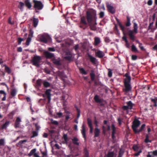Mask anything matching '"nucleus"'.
<instances>
[{"label":"nucleus","instance_id":"c03bdc74","mask_svg":"<svg viewBox=\"0 0 157 157\" xmlns=\"http://www.w3.org/2000/svg\"><path fill=\"white\" fill-rule=\"evenodd\" d=\"M124 153V151L121 149H120L119 152V154L118 157H122Z\"/></svg>","mask_w":157,"mask_h":157},{"label":"nucleus","instance_id":"4d7b16f0","mask_svg":"<svg viewBox=\"0 0 157 157\" xmlns=\"http://www.w3.org/2000/svg\"><path fill=\"white\" fill-rule=\"evenodd\" d=\"M128 107L127 106H123L122 107V109L124 110H127V113H128V109H129L128 108Z\"/></svg>","mask_w":157,"mask_h":157},{"label":"nucleus","instance_id":"58836bf2","mask_svg":"<svg viewBox=\"0 0 157 157\" xmlns=\"http://www.w3.org/2000/svg\"><path fill=\"white\" fill-rule=\"evenodd\" d=\"M87 121L88 124L90 128H93L92 123V121L91 119L89 118H88L87 120Z\"/></svg>","mask_w":157,"mask_h":157},{"label":"nucleus","instance_id":"a19ab883","mask_svg":"<svg viewBox=\"0 0 157 157\" xmlns=\"http://www.w3.org/2000/svg\"><path fill=\"white\" fill-rule=\"evenodd\" d=\"M42 80L41 79H39L36 81V84L38 86H41L42 83Z\"/></svg>","mask_w":157,"mask_h":157},{"label":"nucleus","instance_id":"aec40b11","mask_svg":"<svg viewBox=\"0 0 157 157\" xmlns=\"http://www.w3.org/2000/svg\"><path fill=\"white\" fill-rule=\"evenodd\" d=\"M96 56L99 58H102L104 56V54L102 52L99 51L96 53Z\"/></svg>","mask_w":157,"mask_h":157},{"label":"nucleus","instance_id":"72a5a7b5","mask_svg":"<svg viewBox=\"0 0 157 157\" xmlns=\"http://www.w3.org/2000/svg\"><path fill=\"white\" fill-rule=\"evenodd\" d=\"M150 99L151 102H152L153 104L152 106L154 107H156L157 106L156 101L155 98H151Z\"/></svg>","mask_w":157,"mask_h":157},{"label":"nucleus","instance_id":"20e7f679","mask_svg":"<svg viewBox=\"0 0 157 157\" xmlns=\"http://www.w3.org/2000/svg\"><path fill=\"white\" fill-rule=\"evenodd\" d=\"M34 4V8L36 9L40 10H42L44 6V5L40 1L33 0Z\"/></svg>","mask_w":157,"mask_h":157},{"label":"nucleus","instance_id":"b1692460","mask_svg":"<svg viewBox=\"0 0 157 157\" xmlns=\"http://www.w3.org/2000/svg\"><path fill=\"white\" fill-rule=\"evenodd\" d=\"M0 94H3L4 95V97L2 98V101H5L6 100V93L3 90H0Z\"/></svg>","mask_w":157,"mask_h":157},{"label":"nucleus","instance_id":"09e8293b","mask_svg":"<svg viewBox=\"0 0 157 157\" xmlns=\"http://www.w3.org/2000/svg\"><path fill=\"white\" fill-rule=\"evenodd\" d=\"M111 128L112 129V132H115L116 133V128L115 126V125L114 124H112L111 125Z\"/></svg>","mask_w":157,"mask_h":157},{"label":"nucleus","instance_id":"4be33fe9","mask_svg":"<svg viewBox=\"0 0 157 157\" xmlns=\"http://www.w3.org/2000/svg\"><path fill=\"white\" fill-rule=\"evenodd\" d=\"M145 124H143L140 128L139 129L137 130V132H136V134H139L140 132H142L144 129L145 128Z\"/></svg>","mask_w":157,"mask_h":157},{"label":"nucleus","instance_id":"6e6d98bb","mask_svg":"<svg viewBox=\"0 0 157 157\" xmlns=\"http://www.w3.org/2000/svg\"><path fill=\"white\" fill-rule=\"evenodd\" d=\"M4 140L3 139H0V146H4Z\"/></svg>","mask_w":157,"mask_h":157},{"label":"nucleus","instance_id":"680f3d73","mask_svg":"<svg viewBox=\"0 0 157 157\" xmlns=\"http://www.w3.org/2000/svg\"><path fill=\"white\" fill-rule=\"evenodd\" d=\"M51 121L52 124L55 125H57L58 124V123L57 121H54L52 120Z\"/></svg>","mask_w":157,"mask_h":157},{"label":"nucleus","instance_id":"c85d7f7f","mask_svg":"<svg viewBox=\"0 0 157 157\" xmlns=\"http://www.w3.org/2000/svg\"><path fill=\"white\" fill-rule=\"evenodd\" d=\"M100 39L98 37H95L94 38V45H97L100 43Z\"/></svg>","mask_w":157,"mask_h":157},{"label":"nucleus","instance_id":"052dcab7","mask_svg":"<svg viewBox=\"0 0 157 157\" xmlns=\"http://www.w3.org/2000/svg\"><path fill=\"white\" fill-rule=\"evenodd\" d=\"M33 32L31 30H30L29 34V37H32L33 36Z\"/></svg>","mask_w":157,"mask_h":157},{"label":"nucleus","instance_id":"8fccbe9b","mask_svg":"<svg viewBox=\"0 0 157 157\" xmlns=\"http://www.w3.org/2000/svg\"><path fill=\"white\" fill-rule=\"evenodd\" d=\"M98 15H99V17L100 18H103L104 15H105V13L103 11H101L99 14Z\"/></svg>","mask_w":157,"mask_h":157},{"label":"nucleus","instance_id":"bb28decb","mask_svg":"<svg viewBox=\"0 0 157 157\" xmlns=\"http://www.w3.org/2000/svg\"><path fill=\"white\" fill-rule=\"evenodd\" d=\"M24 6V3L23 2H19L18 7L19 8L21 11H23Z\"/></svg>","mask_w":157,"mask_h":157},{"label":"nucleus","instance_id":"f704fd0d","mask_svg":"<svg viewBox=\"0 0 157 157\" xmlns=\"http://www.w3.org/2000/svg\"><path fill=\"white\" fill-rule=\"evenodd\" d=\"M81 23L85 25L87 24V23L86 21L85 18L84 17H81Z\"/></svg>","mask_w":157,"mask_h":157},{"label":"nucleus","instance_id":"bf43d9fd","mask_svg":"<svg viewBox=\"0 0 157 157\" xmlns=\"http://www.w3.org/2000/svg\"><path fill=\"white\" fill-rule=\"evenodd\" d=\"M27 141V140H20L18 143V145H21V144L23 143L24 142H26Z\"/></svg>","mask_w":157,"mask_h":157},{"label":"nucleus","instance_id":"ddd939ff","mask_svg":"<svg viewBox=\"0 0 157 157\" xmlns=\"http://www.w3.org/2000/svg\"><path fill=\"white\" fill-rule=\"evenodd\" d=\"M21 121V120L20 118L18 117L16 118L14 124L15 128H17L19 127L20 123Z\"/></svg>","mask_w":157,"mask_h":157},{"label":"nucleus","instance_id":"79ce46f5","mask_svg":"<svg viewBox=\"0 0 157 157\" xmlns=\"http://www.w3.org/2000/svg\"><path fill=\"white\" fill-rule=\"evenodd\" d=\"M32 136L31 137V138L37 136L38 135V131H33L32 132Z\"/></svg>","mask_w":157,"mask_h":157},{"label":"nucleus","instance_id":"e433bc0d","mask_svg":"<svg viewBox=\"0 0 157 157\" xmlns=\"http://www.w3.org/2000/svg\"><path fill=\"white\" fill-rule=\"evenodd\" d=\"M149 136L148 134H147L146 136L145 139L144 140V142L146 143H151L152 141L151 140H149Z\"/></svg>","mask_w":157,"mask_h":157},{"label":"nucleus","instance_id":"473e14b6","mask_svg":"<svg viewBox=\"0 0 157 157\" xmlns=\"http://www.w3.org/2000/svg\"><path fill=\"white\" fill-rule=\"evenodd\" d=\"M94 99L95 101L97 103H101V100L99 98V97L97 95H95Z\"/></svg>","mask_w":157,"mask_h":157},{"label":"nucleus","instance_id":"5701e85b","mask_svg":"<svg viewBox=\"0 0 157 157\" xmlns=\"http://www.w3.org/2000/svg\"><path fill=\"white\" fill-rule=\"evenodd\" d=\"M39 20L38 18H33V25L34 27H36L38 23Z\"/></svg>","mask_w":157,"mask_h":157},{"label":"nucleus","instance_id":"c756f323","mask_svg":"<svg viewBox=\"0 0 157 157\" xmlns=\"http://www.w3.org/2000/svg\"><path fill=\"white\" fill-rule=\"evenodd\" d=\"M90 75L91 80L94 81L95 79V75L93 71H91V72L90 73Z\"/></svg>","mask_w":157,"mask_h":157},{"label":"nucleus","instance_id":"423d86ee","mask_svg":"<svg viewBox=\"0 0 157 157\" xmlns=\"http://www.w3.org/2000/svg\"><path fill=\"white\" fill-rule=\"evenodd\" d=\"M133 124L132 128L133 132L135 133L136 132H137V128L140 125V123L139 121L136 119L133 121Z\"/></svg>","mask_w":157,"mask_h":157},{"label":"nucleus","instance_id":"864d4df0","mask_svg":"<svg viewBox=\"0 0 157 157\" xmlns=\"http://www.w3.org/2000/svg\"><path fill=\"white\" fill-rule=\"evenodd\" d=\"M76 109L77 112V118L78 119L79 118L80 116V110L77 107H76Z\"/></svg>","mask_w":157,"mask_h":157},{"label":"nucleus","instance_id":"a878e982","mask_svg":"<svg viewBox=\"0 0 157 157\" xmlns=\"http://www.w3.org/2000/svg\"><path fill=\"white\" fill-rule=\"evenodd\" d=\"M126 104L127 106L128 107L129 109H131L132 108V107L134 104L132 103V102L131 101H129L127 102Z\"/></svg>","mask_w":157,"mask_h":157},{"label":"nucleus","instance_id":"2eb2a0df","mask_svg":"<svg viewBox=\"0 0 157 157\" xmlns=\"http://www.w3.org/2000/svg\"><path fill=\"white\" fill-rule=\"evenodd\" d=\"M52 61L53 63L55 65H60L61 64L60 60L59 59H56L55 58V56H54V58H53L52 59Z\"/></svg>","mask_w":157,"mask_h":157},{"label":"nucleus","instance_id":"9d476101","mask_svg":"<svg viewBox=\"0 0 157 157\" xmlns=\"http://www.w3.org/2000/svg\"><path fill=\"white\" fill-rule=\"evenodd\" d=\"M124 76L126 78L124 79V84H130L131 80V77L129 75L128 73H126L125 74Z\"/></svg>","mask_w":157,"mask_h":157},{"label":"nucleus","instance_id":"5fc2aeb1","mask_svg":"<svg viewBox=\"0 0 157 157\" xmlns=\"http://www.w3.org/2000/svg\"><path fill=\"white\" fill-rule=\"evenodd\" d=\"M108 75L109 77H111L112 76V71L110 69H108Z\"/></svg>","mask_w":157,"mask_h":157},{"label":"nucleus","instance_id":"0eeeda50","mask_svg":"<svg viewBox=\"0 0 157 157\" xmlns=\"http://www.w3.org/2000/svg\"><path fill=\"white\" fill-rule=\"evenodd\" d=\"M43 54L47 59H52L55 56L54 54L48 51H44Z\"/></svg>","mask_w":157,"mask_h":157},{"label":"nucleus","instance_id":"ea45409f","mask_svg":"<svg viewBox=\"0 0 157 157\" xmlns=\"http://www.w3.org/2000/svg\"><path fill=\"white\" fill-rule=\"evenodd\" d=\"M79 70L80 72L82 75H86L87 74V72L83 68H79Z\"/></svg>","mask_w":157,"mask_h":157},{"label":"nucleus","instance_id":"dca6fc26","mask_svg":"<svg viewBox=\"0 0 157 157\" xmlns=\"http://www.w3.org/2000/svg\"><path fill=\"white\" fill-rule=\"evenodd\" d=\"M78 139L76 137H74L72 139V141L73 143L77 146H79V143L78 142Z\"/></svg>","mask_w":157,"mask_h":157},{"label":"nucleus","instance_id":"6ab92c4d","mask_svg":"<svg viewBox=\"0 0 157 157\" xmlns=\"http://www.w3.org/2000/svg\"><path fill=\"white\" fill-rule=\"evenodd\" d=\"M10 124L9 121H6L0 128L1 129H6L7 127Z\"/></svg>","mask_w":157,"mask_h":157},{"label":"nucleus","instance_id":"0e129e2a","mask_svg":"<svg viewBox=\"0 0 157 157\" xmlns=\"http://www.w3.org/2000/svg\"><path fill=\"white\" fill-rule=\"evenodd\" d=\"M137 57L136 55H133L132 56V59L133 60H135L137 59Z\"/></svg>","mask_w":157,"mask_h":157},{"label":"nucleus","instance_id":"49530a36","mask_svg":"<svg viewBox=\"0 0 157 157\" xmlns=\"http://www.w3.org/2000/svg\"><path fill=\"white\" fill-rule=\"evenodd\" d=\"M131 48L132 51V52H136L137 51V48H136V46L134 44L132 45L131 46Z\"/></svg>","mask_w":157,"mask_h":157},{"label":"nucleus","instance_id":"cd10ccee","mask_svg":"<svg viewBox=\"0 0 157 157\" xmlns=\"http://www.w3.org/2000/svg\"><path fill=\"white\" fill-rule=\"evenodd\" d=\"M36 149L34 148V149H33L30 151L29 153L28 154V155L29 157L31 156L32 155H33L34 156V154H36Z\"/></svg>","mask_w":157,"mask_h":157},{"label":"nucleus","instance_id":"f03ea898","mask_svg":"<svg viewBox=\"0 0 157 157\" xmlns=\"http://www.w3.org/2000/svg\"><path fill=\"white\" fill-rule=\"evenodd\" d=\"M133 28V30H128L127 33V34L129 37L130 39L133 41H134L136 39V37L134 34V33H135V34H136L138 33L137 24L136 23H134Z\"/></svg>","mask_w":157,"mask_h":157},{"label":"nucleus","instance_id":"f257e3e1","mask_svg":"<svg viewBox=\"0 0 157 157\" xmlns=\"http://www.w3.org/2000/svg\"><path fill=\"white\" fill-rule=\"evenodd\" d=\"M96 11L94 10L86 13V18L91 30L95 31L96 30V22L97 17Z\"/></svg>","mask_w":157,"mask_h":157},{"label":"nucleus","instance_id":"774afa93","mask_svg":"<svg viewBox=\"0 0 157 157\" xmlns=\"http://www.w3.org/2000/svg\"><path fill=\"white\" fill-rule=\"evenodd\" d=\"M142 151L141 150L139 151L138 152L135 153L134 155L136 157H137L141 153Z\"/></svg>","mask_w":157,"mask_h":157},{"label":"nucleus","instance_id":"13d9d810","mask_svg":"<svg viewBox=\"0 0 157 157\" xmlns=\"http://www.w3.org/2000/svg\"><path fill=\"white\" fill-rule=\"evenodd\" d=\"M48 50L50 52H55L56 50L54 48L49 47L48 48Z\"/></svg>","mask_w":157,"mask_h":157},{"label":"nucleus","instance_id":"7ed1b4c3","mask_svg":"<svg viewBox=\"0 0 157 157\" xmlns=\"http://www.w3.org/2000/svg\"><path fill=\"white\" fill-rule=\"evenodd\" d=\"M41 59L40 56L36 55L33 58L31 62L33 65L39 67L40 66V63Z\"/></svg>","mask_w":157,"mask_h":157},{"label":"nucleus","instance_id":"37998d69","mask_svg":"<svg viewBox=\"0 0 157 157\" xmlns=\"http://www.w3.org/2000/svg\"><path fill=\"white\" fill-rule=\"evenodd\" d=\"M114 152L113 151L109 152L107 155V157H113Z\"/></svg>","mask_w":157,"mask_h":157},{"label":"nucleus","instance_id":"3c124183","mask_svg":"<svg viewBox=\"0 0 157 157\" xmlns=\"http://www.w3.org/2000/svg\"><path fill=\"white\" fill-rule=\"evenodd\" d=\"M31 38L30 37H28L26 40V44L27 45H29V44L30 42H31Z\"/></svg>","mask_w":157,"mask_h":157},{"label":"nucleus","instance_id":"338daca9","mask_svg":"<svg viewBox=\"0 0 157 157\" xmlns=\"http://www.w3.org/2000/svg\"><path fill=\"white\" fill-rule=\"evenodd\" d=\"M122 39L123 40L125 41V43H127L128 42V41L127 40L126 37L125 36H124L122 37Z\"/></svg>","mask_w":157,"mask_h":157},{"label":"nucleus","instance_id":"2f4dec72","mask_svg":"<svg viewBox=\"0 0 157 157\" xmlns=\"http://www.w3.org/2000/svg\"><path fill=\"white\" fill-rule=\"evenodd\" d=\"M5 67V70L6 72L8 73V74H10L11 73V70L6 65H3Z\"/></svg>","mask_w":157,"mask_h":157},{"label":"nucleus","instance_id":"6e6552de","mask_svg":"<svg viewBox=\"0 0 157 157\" xmlns=\"http://www.w3.org/2000/svg\"><path fill=\"white\" fill-rule=\"evenodd\" d=\"M106 6L108 12L112 14H113L115 13V10L114 8L108 2L106 3Z\"/></svg>","mask_w":157,"mask_h":157},{"label":"nucleus","instance_id":"a18cd8bd","mask_svg":"<svg viewBox=\"0 0 157 157\" xmlns=\"http://www.w3.org/2000/svg\"><path fill=\"white\" fill-rule=\"evenodd\" d=\"M16 94V91L15 89L12 90L11 92V95L13 97L15 96Z\"/></svg>","mask_w":157,"mask_h":157},{"label":"nucleus","instance_id":"9b49d317","mask_svg":"<svg viewBox=\"0 0 157 157\" xmlns=\"http://www.w3.org/2000/svg\"><path fill=\"white\" fill-rule=\"evenodd\" d=\"M125 89L124 91L127 93L130 91L132 89V87L130 84H124Z\"/></svg>","mask_w":157,"mask_h":157},{"label":"nucleus","instance_id":"7c9ffc66","mask_svg":"<svg viewBox=\"0 0 157 157\" xmlns=\"http://www.w3.org/2000/svg\"><path fill=\"white\" fill-rule=\"evenodd\" d=\"M43 86L45 88L49 87L50 86V83L48 82L44 81L43 82Z\"/></svg>","mask_w":157,"mask_h":157},{"label":"nucleus","instance_id":"f3484780","mask_svg":"<svg viewBox=\"0 0 157 157\" xmlns=\"http://www.w3.org/2000/svg\"><path fill=\"white\" fill-rule=\"evenodd\" d=\"M100 133V131L99 128H95L94 129V137H98Z\"/></svg>","mask_w":157,"mask_h":157},{"label":"nucleus","instance_id":"de8ad7c7","mask_svg":"<svg viewBox=\"0 0 157 157\" xmlns=\"http://www.w3.org/2000/svg\"><path fill=\"white\" fill-rule=\"evenodd\" d=\"M33 124L35 126L36 128V130L37 131H38L40 128V126L38 124V123H34Z\"/></svg>","mask_w":157,"mask_h":157},{"label":"nucleus","instance_id":"39448f33","mask_svg":"<svg viewBox=\"0 0 157 157\" xmlns=\"http://www.w3.org/2000/svg\"><path fill=\"white\" fill-rule=\"evenodd\" d=\"M40 39L41 42L47 43L48 42H50L51 38L49 35L45 34L41 35L40 37Z\"/></svg>","mask_w":157,"mask_h":157},{"label":"nucleus","instance_id":"e2e57ef3","mask_svg":"<svg viewBox=\"0 0 157 157\" xmlns=\"http://www.w3.org/2000/svg\"><path fill=\"white\" fill-rule=\"evenodd\" d=\"M56 115L59 118H61L63 117V114L61 112L57 113H56Z\"/></svg>","mask_w":157,"mask_h":157},{"label":"nucleus","instance_id":"393cba45","mask_svg":"<svg viewBox=\"0 0 157 157\" xmlns=\"http://www.w3.org/2000/svg\"><path fill=\"white\" fill-rule=\"evenodd\" d=\"M63 138L64 139V141L63 142V144H67L69 140L67 138V135L65 134H64Z\"/></svg>","mask_w":157,"mask_h":157},{"label":"nucleus","instance_id":"4c0bfd02","mask_svg":"<svg viewBox=\"0 0 157 157\" xmlns=\"http://www.w3.org/2000/svg\"><path fill=\"white\" fill-rule=\"evenodd\" d=\"M131 24L130 21V18L128 17H127V22L125 24V25L126 27H128L130 26Z\"/></svg>","mask_w":157,"mask_h":157},{"label":"nucleus","instance_id":"c9c22d12","mask_svg":"<svg viewBox=\"0 0 157 157\" xmlns=\"http://www.w3.org/2000/svg\"><path fill=\"white\" fill-rule=\"evenodd\" d=\"M51 90L50 89H47L46 90L45 92L46 95L47 96V97H51Z\"/></svg>","mask_w":157,"mask_h":157},{"label":"nucleus","instance_id":"69168bd1","mask_svg":"<svg viewBox=\"0 0 157 157\" xmlns=\"http://www.w3.org/2000/svg\"><path fill=\"white\" fill-rule=\"evenodd\" d=\"M133 149L134 151H136L138 150L139 148L137 146L135 145L133 147Z\"/></svg>","mask_w":157,"mask_h":157},{"label":"nucleus","instance_id":"603ef678","mask_svg":"<svg viewBox=\"0 0 157 157\" xmlns=\"http://www.w3.org/2000/svg\"><path fill=\"white\" fill-rule=\"evenodd\" d=\"M24 39L22 38L21 37H18L17 38L18 44V45H20L22 41H24Z\"/></svg>","mask_w":157,"mask_h":157},{"label":"nucleus","instance_id":"4468645a","mask_svg":"<svg viewBox=\"0 0 157 157\" xmlns=\"http://www.w3.org/2000/svg\"><path fill=\"white\" fill-rule=\"evenodd\" d=\"M82 130H81V133L83 136V137L85 140L86 138V135L85 126L84 124H82Z\"/></svg>","mask_w":157,"mask_h":157},{"label":"nucleus","instance_id":"f8f14e48","mask_svg":"<svg viewBox=\"0 0 157 157\" xmlns=\"http://www.w3.org/2000/svg\"><path fill=\"white\" fill-rule=\"evenodd\" d=\"M72 55L69 52H67L65 53V55L64 57V58L66 60L70 61L71 60Z\"/></svg>","mask_w":157,"mask_h":157},{"label":"nucleus","instance_id":"a211bd4d","mask_svg":"<svg viewBox=\"0 0 157 157\" xmlns=\"http://www.w3.org/2000/svg\"><path fill=\"white\" fill-rule=\"evenodd\" d=\"M30 1V0H25V6L29 9L32 7V5Z\"/></svg>","mask_w":157,"mask_h":157},{"label":"nucleus","instance_id":"412c9836","mask_svg":"<svg viewBox=\"0 0 157 157\" xmlns=\"http://www.w3.org/2000/svg\"><path fill=\"white\" fill-rule=\"evenodd\" d=\"M88 56L90 58V62L94 64H96V59L90 55H89Z\"/></svg>","mask_w":157,"mask_h":157},{"label":"nucleus","instance_id":"1a4fd4ad","mask_svg":"<svg viewBox=\"0 0 157 157\" xmlns=\"http://www.w3.org/2000/svg\"><path fill=\"white\" fill-rule=\"evenodd\" d=\"M115 19L117 24L118 25L120 28V29L122 31L124 35H125L126 34L125 32V27L122 25L120 21L119 20L117 17H116Z\"/></svg>","mask_w":157,"mask_h":157}]
</instances>
